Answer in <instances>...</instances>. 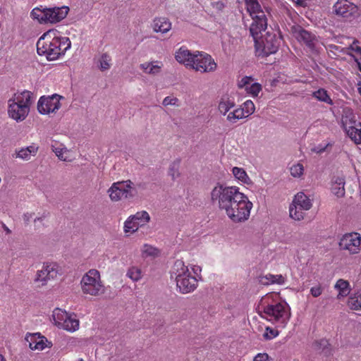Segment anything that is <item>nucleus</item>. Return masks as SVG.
<instances>
[{
    "mask_svg": "<svg viewBox=\"0 0 361 361\" xmlns=\"http://www.w3.org/2000/svg\"><path fill=\"white\" fill-rule=\"evenodd\" d=\"M327 147V145L324 147H322V148H320L319 147H317L315 149H314V151L317 153H321L322 152H324L326 149V147Z\"/></svg>",
    "mask_w": 361,
    "mask_h": 361,
    "instance_id": "nucleus-53",
    "label": "nucleus"
},
{
    "mask_svg": "<svg viewBox=\"0 0 361 361\" xmlns=\"http://www.w3.org/2000/svg\"><path fill=\"white\" fill-rule=\"evenodd\" d=\"M304 166L300 163L293 164L290 167V173L294 178H300L304 174Z\"/></svg>",
    "mask_w": 361,
    "mask_h": 361,
    "instance_id": "nucleus-41",
    "label": "nucleus"
},
{
    "mask_svg": "<svg viewBox=\"0 0 361 361\" xmlns=\"http://www.w3.org/2000/svg\"><path fill=\"white\" fill-rule=\"evenodd\" d=\"M342 126L345 133L357 124V120L355 115L352 109L349 107H345L343 109Z\"/></svg>",
    "mask_w": 361,
    "mask_h": 361,
    "instance_id": "nucleus-20",
    "label": "nucleus"
},
{
    "mask_svg": "<svg viewBox=\"0 0 361 361\" xmlns=\"http://www.w3.org/2000/svg\"><path fill=\"white\" fill-rule=\"evenodd\" d=\"M310 1V0H295V2L299 6H306Z\"/></svg>",
    "mask_w": 361,
    "mask_h": 361,
    "instance_id": "nucleus-51",
    "label": "nucleus"
},
{
    "mask_svg": "<svg viewBox=\"0 0 361 361\" xmlns=\"http://www.w3.org/2000/svg\"><path fill=\"white\" fill-rule=\"evenodd\" d=\"M348 305L351 310H361V293L351 295L348 298Z\"/></svg>",
    "mask_w": 361,
    "mask_h": 361,
    "instance_id": "nucleus-35",
    "label": "nucleus"
},
{
    "mask_svg": "<svg viewBox=\"0 0 361 361\" xmlns=\"http://www.w3.org/2000/svg\"><path fill=\"white\" fill-rule=\"evenodd\" d=\"M0 361H6V360L2 355H0Z\"/></svg>",
    "mask_w": 361,
    "mask_h": 361,
    "instance_id": "nucleus-57",
    "label": "nucleus"
},
{
    "mask_svg": "<svg viewBox=\"0 0 361 361\" xmlns=\"http://www.w3.org/2000/svg\"><path fill=\"white\" fill-rule=\"evenodd\" d=\"M32 214L27 213V214H24L23 218L25 221H29L30 220V219L32 218Z\"/></svg>",
    "mask_w": 361,
    "mask_h": 361,
    "instance_id": "nucleus-52",
    "label": "nucleus"
},
{
    "mask_svg": "<svg viewBox=\"0 0 361 361\" xmlns=\"http://www.w3.org/2000/svg\"><path fill=\"white\" fill-rule=\"evenodd\" d=\"M257 312L259 315L277 327L284 328L290 318V308L285 301H280L278 295L267 294L261 299Z\"/></svg>",
    "mask_w": 361,
    "mask_h": 361,
    "instance_id": "nucleus-2",
    "label": "nucleus"
},
{
    "mask_svg": "<svg viewBox=\"0 0 361 361\" xmlns=\"http://www.w3.org/2000/svg\"><path fill=\"white\" fill-rule=\"evenodd\" d=\"M45 217L46 216L44 215H42V216L35 218L34 219V222H35V225L36 228H39L40 224H42V222L44 220Z\"/></svg>",
    "mask_w": 361,
    "mask_h": 361,
    "instance_id": "nucleus-49",
    "label": "nucleus"
},
{
    "mask_svg": "<svg viewBox=\"0 0 361 361\" xmlns=\"http://www.w3.org/2000/svg\"><path fill=\"white\" fill-rule=\"evenodd\" d=\"M335 288L338 291V298L347 296L350 293V284L349 283L343 279H339L337 281L334 286Z\"/></svg>",
    "mask_w": 361,
    "mask_h": 361,
    "instance_id": "nucleus-31",
    "label": "nucleus"
},
{
    "mask_svg": "<svg viewBox=\"0 0 361 361\" xmlns=\"http://www.w3.org/2000/svg\"><path fill=\"white\" fill-rule=\"evenodd\" d=\"M278 335H279V332L277 330L267 326L265 329V331L263 334V337L266 340H271V339L276 338Z\"/></svg>",
    "mask_w": 361,
    "mask_h": 361,
    "instance_id": "nucleus-45",
    "label": "nucleus"
},
{
    "mask_svg": "<svg viewBox=\"0 0 361 361\" xmlns=\"http://www.w3.org/2000/svg\"><path fill=\"white\" fill-rule=\"evenodd\" d=\"M150 221V216L146 211H140L130 215L124 222L123 231L126 234L135 233L140 227L147 225Z\"/></svg>",
    "mask_w": 361,
    "mask_h": 361,
    "instance_id": "nucleus-15",
    "label": "nucleus"
},
{
    "mask_svg": "<svg viewBox=\"0 0 361 361\" xmlns=\"http://www.w3.org/2000/svg\"><path fill=\"white\" fill-rule=\"evenodd\" d=\"M171 276L175 279L177 288L181 293H191L197 287V279L192 275L188 267L182 260L178 259L174 262Z\"/></svg>",
    "mask_w": 361,
    "mask_h": 361,
    "instance_id": "nucleus-4",
    "label": "nucleus"
},
{
    "mask_svg": "<svg viewBox=\"0 0 361 361\" xmlns=\"http://www.w3.org/2000/svg\"><path fill=\"white\" fill-rule=\"evenodd\" d=\"M355 61L357 62L358 68L361 71V60H360V59L355 58Z\"/></svg>",
    "mask_w": 361,
    "mask_h": 361,
    "instance_id": "nucleus-54",
    "label": "nucleus"
},
{
    "mask_svg": "<svg viewBox=\"0 0 361 361\" xmlns=\"http://www.w3.org/2000/svg\"><path fill=\"white\" fill-rule=\"evenodd\" d=\"M333 10L337 16L349 18L357 13V7L348 0H338L334 4Z\"/></svg>",
    "mask_w": 361,
    "mask_h": 361,
    "instance_id": "nucleus-17",
    "label": "nucleus"
},
{
    "mask_svg": "<svg viewBox=\"0 0 361 361\" xmlns=\"http://www.w3.org/2000/svg\"><path fill=\"white\" fill-rule=\"evenodd\" d=\"M51 149L60 160L63 161H71L73 160L70 151L63 144L55 143L51 145Z\"/></svg>",
    "mask_w": 361,
    "mask_h": 361,
    "instance_id": "nucleus-23",
    "label": "nucleus"
},
{
    "mask_svg": "<svg viewBox=\"0 0 361 361\" xmlns=\"http://www.w3.org/2000/svg\"><path fill=\"white\" fill-rule=\"evenodd\" d=\"M240 109L243 111L244 118H247L252 115L255 110V106L252 101L247 100L242 105L239 106Z\"/></svg>",
    "mask_w": 361,
    "mask_h": 361,
    "instance_id": "nucleus-38",
    "label": "nucleus"
},
{
    "mask_svg": "<svg viewBox=\"0 0 361 361\" xmlns=\"http://www.w3.org/2000/svg\"><path fill=\"white\" fill-rule=\"evenodd\" d=\"M235 107V103L234 98L228 95L223 96L218 105V109L220 114L224 116H226Z\"/></svg>",
    "mask_w": 361,
    "mask_h": 361,
    "instance_id": "nucleus-22",
    "label": "nucleus"
},
{
    "mask_svg": "<svg viewBox=\"0 0 361 361\" xmlns=\"http://www.w3.org/2000/svg\"><path fill=\"white\" fill-rule=\"evenodd\" d=\"M180 164V160L177 159L174 160L169 166V174L171 176V178L174 180L179 177L180 172L179 168Z\"/></svg>",
    "mask_w": 361,
    "mask_h": 361,
    "instance_id": "nucleus-39",
    "label": "nucleus"
},
{
    "mask_svg": "<svg viewBox=\"0 0 361 361\" xmlns=\"http://www.w3.org/2000/svg\"><path fill=\"white\" fill-rule=\"evenodd\" d=\"M32 92L27 90L16 93L8 101V114L16 122L24 121L30 112Z\"/></svg>",
    "mask_w": 361,
    "mask_h": 361,
    "instance_id": "nucleus-5",
    "label": "nucleus"
},
{
    "mask_svg": "<svg viewBox=\"0 0 361 361\" xmlns=\"http://www.w3.org/2000/svg\"><path fill=\"white\" fill-rule=\"evenodd\" d=\"M191 68L201 73H212L216 70L217 63L209 54L196 51L194 64Z\"/></svg>",
    "mask_w": 361,
    "mask_h": 361,
    "instance_id": "nucleus-14",
    "label": "nucleus"
},
{
    "mask_svg": "<svg viewBox=\"0 0 361 361\" xmlns=\"http://www.w3.org/2000/svg\"><path fill=\"white\" fill-rule=\"evenodd\" d=\"M68 11L69 8L66 6L53 8L41 6L33 8L31 16L40 23H56L63 20L67 16Z\"/></svg>",
    "mask_w": 361,
    "mask_h": 361,
    "instance_id": "nucleus-7",
    "label": "nucleus"
},
{
    "mask_svg": "<svg viewBox=\"0 0 361 361\" xmlns=\"http://www.w3.org/2000/svg\"><path fill=\"white\" fill-rule=\"evenodd\" d=\"M162 67L163 64L159 61L145 62L140 65L145 73L153 75L159 74Z\"/></svg>",
    "mask_w": 361,
    "mask_h": 361,
    "instance_id": "nucleus-25",
    "label": "nucleus"
},
{
    "mask_svg": "<svg viewBox=\"0 0 361 361\" xmlns=\"http://www.w3.org/2000/svg\"><path fill=\"white\" fill-rule=\"evenodd\" d=\"M285 278L281 274H267L260 278V283L265 286L271 284L282 285L285 283Z\"/></svg>",
    "mask_w": 361,
    "mask_h": 361,
    "instance_id": "nucleus-27",
    "label": "nucleus"
},
{
    "mask_svg": "<svg viewBox=\"0 0 361 361\" xmlns=\"http://www.w3.org/2000/svg\"><path fill=\"white\" fill-rule=\"evenodd\" d=\"M142 255L143 257H155L159 252L157 248L152 245L145 244L141 248Z\"/></svg>",
    "mask_w": 361,
    "mask_h": 361,
    "instance_id": "nucleus-36",
    "label": "nucleus"
},
{
    "mask_svg": "<svg viewBox=\"0 0 361 361\" xmlns=\"http://www.w3.org/2000/svg\"><path fill=\"white\" fill-rule=\"evenodd\" d=\"M257 35H259V34ZM258 37L259 36L256 38L253 37L258 56H267L277 51L279 47V39L275 35L267 32L266 36L263 37L260 42L257 41Z\"/></svg>",
    "mask_w": 361,
    "mask_h": 361,
    "instance_id": "nucleus-12",
    "label": "nucleus"
},
{
    "mask_svg": "<svg viewBox=\"0 0 361 361\" xmlns=\"http://www.w3.org/2000/svg\"><path fill=\"white\" fill-rule=\"evenodd\" d=\"M38 150L35 145H30L25 148H22L17 152L16 157L23 160H29L32 156H35Z\"/></svg>",
    "mask_w": 361,
    "mask_h": 361,
    "instance_id": "nucleus-30",
    "label": "nucleus"
},
{
    "mask_svg": "<svg viewBox=\"0 0 361 361\" xmlns=\"http://www.w3.org/2000/svg\"><path fill=\"white\" fill-rule=\"evenodd\" d=\"M313 97L317 99L319 101L325 102L328 104H332V100L330 98L329 95L327 93V91L324 89H319L317 91H314L312 94Z\"/></svg>",
    "mask_w": 361,
    "mask_h": 361,
    "instance_id": "nucleus-37",
    "label": "nucleus"
},
{
    "mask_svg": "<svg viewBox=\"0 0 361 361\" xmlns=\"http://www.w3.org/2000/svg\"><path fill=\"white\" fill-rule=\"evenodd\" d=\"M152 27L156 32L166 33L171 30V23L166 18H157L154 20Z\"/></svg>",
    "mask_w": 361,
    "mask_h": 361,
    "instance_id": "nucleus-26",
    "label": "nucleus"
},
{
    "mask_svg": "<svg viewBox=\"0 0 361 361\" xmlns=\"http://www.w3.org/2000/svg\"><path fill=\"white\" fill-rule=\"evenodd\" d=\"M111 59L107 54H103L99 59V68L102 71H106L111 67Z\"/></svg>",
    "mask_w": 361,
    "mask_h": 361,
    "instance_id": "nucleus-40",
    "label": "nucleus"
},
{
    "mask_svg": "<svg viewBox=\"0 0 361 361\" xmlns=\"http://www.w3.org/2000/svg\"><path fill=\"white\" fill-rule=\"evenodd\" d=\"M293 202L307 211L310 209L312 206V203L310 197L302 192H298L295 195Z\"/></svg>",
    "mask_w": 361,
    "mask_h": 361,
    "instance_id": "nucleus-29",
    "label": "nucleus"
},
{
    "mask_svg": "<svg viewBox=\"0 0 361 361\" xmlns=\"http://www.w3.org/2000/svg\"><path fill=\"white\" fill-rule=\"evenodd\" d=\"M26 341L29 343V346L32 350H44L47 345V340L41 336L39 334H30L26 336Z\"/></svg>",
    "mask_w": 361,
    "mask_h": 361,
    "instance_id": "nucleus-21",
    "label": "nucleus"
},
{
    "mask_svg": "<svg viewBox=\"0 0 361 361\" xmlns=\"http://www.w3.org/2000/svg\"><path fill=\"white\" fill-rule=\"evenodd\" d=\"M81 289L84 294L97 296L104 291V286L97 269L89 270L82 278Z\"/></svg>",
    "mask_w": 361,
    "mask_h": 361,
    "instance_id": "nucleus-8",
    "label": "nucleus"
},
{
    "mask_svg": "<svg viewBox=\"0 0 361 361\" xmlns=\"http://www.w3.org/2000/svg\"><path fill=\"white\" fill-rule=\"evenodd\" d=\"M71 47L68 37H62L56 30L44 33L37 42V51L49 61H54L63 56Z\"/></svg>",
    "mask_w": 361,
    "mask_h": 361,
    "instance_id": "nucleus-3",
    "label": "nucleus"
},
{
    "mask_svg": "<svg viewBox=\"0 0 361 361\" xmlns=\"http://www.w3.org/2000/svg\"><path fill=\"white\" fill-rule=\"evenodd\" d=\"M306 211L293 202H292L289 207L290 216L296 221L303 219Z\"/></svg>",
    "mask_w": 361,
    "mask_h": 361,
    "instance_id": "nucleus-33",
    "label": "nucleus"
},
{
    "mask_svg": "<svg viewBox=\"0 0 361 361\" xmlns=\"http://www.w3.org/2000/svg\"><path fill=\"white\" fill-rule=\"evenodd\" d=\"M107 193L113 202H118L122 199H132L137 195L134 183L130 180L114 183L108 189Z\"/></svg>",
    "mask_w": 361,
    "mask_h": 361,
    "instance_id": "nucleus-9",
    "label": "nucleus"
},
{
    "mask_svg": "<svg viewBox=\"0 0 361 361\" xmlns=\"http://www.w3.org/2000/svg\"><path fill=\"white\" fill-rule=\"evenodd\" d=\"M162 104L165 106H179V100L177 97L168 96L166 97L162 102Z\"/></svg>",
    "mask_w": 361,
    "mask_h": 361,
    "instance_id": "nucleus-44",
    "label": "nucleus"
},
{
    "mask_svg": "<svg viewBox=\"0 0 361 361\" xmlns=\"http://www.w3.org/2000/svg\"><path fill=\"white\" fill-rule=\"evenodd\" d=\"M216 6L218 8H221L224 4L221 2H216Z\"/></svg>",
    "mask_w": 361,
    "mask_h": 361,
    "instance_id": "nucleus-56",
    "label": "nucleus"
},
{
    "mask_svg": "<svg viewBox=\"0 0 361 361\" xmlns=\"http://www.w3.org/2000/svg\"><path fill=\"white\" fill-rule=\"evenodd\" d=\"M346 134L355 144H361V122L349 129Z\"/></svg>",
    "mask_w": 361,
    "mask_h": 361,
    "instance_id": "nucleus-32",
    "label": "nucleus"
},
{
    "mask_svg": "<svg viewBox=\"0 0 361 361\" xmlns=\"http://www.w3.org/2000/svg\"><path fill=\"white\" fill-rule=\"evenodd\" d=\"M338 245L341 250L350 255L359 254L361 252V235L357 232L347 233L341 238Z\"/></svg>",
    "mask_w": 361,
    "mask_h": 361,
    "instance_id": "nucleus-13",
    "label": "nucleus"
},
{
    "mask_svg": "<svg viewBox=\"0 0 361 361\" xmlns=\"http://www.w3.org/2000/svg\"><path fill=\"white\" fill-rule=\"evenodd\" d=\"M210 195L212 202L233 222L242 223L249 219L253 205L238 187L218 183Z\"/></svg>",
    "mask_w": 361,
    "mask_h": 361,
    "instance_id": "nucleus-1",
    "label": "nucleus"
},
{
    "mask_svg": "<svg viewBox=\"0 0 361 361\" xmlns=\"http://www.w3.org/2000/svg\"><path fill=\"white\" fill-rule=\"evenodd\" d=\"M192 270L195 274V276H196V278L198 276L199 274L202 271L200 267H199V266H194L193 267H192Z\"/></svg>",
    "mask_w": 361,
    "mask_h": 361,
    "instance_id": "nucleus-50",
    "label": "nucleus"
},
{
    "mask_svg": "<svg viewBox=\"0 0 361 361\" xmlns=\"http://www.w3.org/2000/svg\"><path fill=\"white\" fill-rule=\"evenodd\" d=\"M78 361H84L83 359L80 358Z\"/></svg>",
    "mask_w": 361,
    "mask_h": 361,
    "instance_id": "nucleus-58",
    "label": "nucleus"
},
{
    "mask_svg": "<svg viewBox=\"0 0 361 361\" xmlns=\"http://www.w3.org/2000/svg\"><path fill=\"white\" fill-rule=\"evenodd\" d=\"M62 274L61 267L56 262H45L36 273L34 282L39 286L47 285L49 281L54 279Z\"/></svg>",
    "mask_w": 361,
    "mask_h": 361,
    "instance_id": "nucleus-11",
    "label": "nucleus"
},
{
    "mask_svg": "<svg viewBox=\"0 0 361 361\" xmlns=\"http://www.w3.org/2000/svg\"><path fill=\"white\" fill-rule=\"evenodd\" d=\"M253 361H270L267 353H258Z\"/></svg>",
    "mask_w": 361,
    "mask_h": 361,
    "instance_id": "nucleus-48",
    "label": "nucleus"
},
{
    "mask_svg": "<svg viewBox=\"0 0 361 361\" xmlns=\"http://www.w3.org/2000/svg\"><path fill=\"white\" fill-rule=\"evenodd\" d=\"M247 11L252 18L250 27L251 35L256 38L258 34L264 31L267 27V19L257 0H249L245 2Z\"/></svg>",
    "mask_w": 361,
    "mask_h": 361,
    "instance_id": "nucleus-6",
    "label": "nucleus"
},
{
    "mask_svg": "<svg viewBox=\"0 0 361 361\" xmlns=\"http://www.w3.org/2000/svg\"><path fill=\"white\" fill-rule=\"evenodd\" d=\"M296 38L300 43H303L312 51L314 50L318 42L317 38L314 34L304 29H300L296 33Z\"/></svg>",
    "mask_w": 361,
    "mask_h": 361,
    "instance_id": "nucleus-19",
    "label": "nucleus"
},
{
    "mask_svg": "<svg viewBox=\"0 0 361 361\" xmlns=\"http://www.w3.org/2000/svg\"><path fill=\"white\" fill-rule=\"evenodd\" d=\"M63 97L54 94L51 96H42L37 102V110L40 114L47 115L56 112L61 107L60 100Z\"/></svg>",
    "mask_w": 361,
    "mask_h": 361,
    "instance_id": "nucleus-16",
    "label": "nucleus"
},
{
    "mask_svg": "<svg viewBox=\"0 0 361 361\" xmlns=\"http://www.w3.org/2000/svg\"><path fill=\"white\" fill-rule=\"evenodd\" d=\"M52 317L55 325L59 329L71 333L79 329L80 322L74 314L56 308L53 311Z\"/></svg>",
    "mask_w": 361,
    "mask_h": 361,
    "instance_id": "nucleus-10",
    "label": "nucleus"
},
{
    "mask_svg": "<svg viewBox=\"0 0 361 361\" xmlns=\"http://www.w3.org/2000/svg\"><path fill=\"white\" fill-rule=\"evenodd\" d=\"M262 85L258 82H252L245 90L246 92L253 97L258 96L259 93L262 91Z\"/></svg>",
    "mask_w": 361,
    "mask_h": 361,
    "instance_id": "nucleus-42",
    "label": "nucleus"
},
{
    "mask_svg": "<svg viewBox=\"0 0 361 361\" xmlns=\"http://www.w3.org/2000/svg\"><path fill=\"white\" fill-rule=\"evenodd\" d=\"M232 174L234 178L239 182L250 185L252 184V181L250 178L248 176L245 170L240 167L235 166L231 170Z\"/></svg>",
    "mask_w": 361,
    "mask_h": 361,
    "instance_id": "nucleus-28",
    "label": "nucleus"
},
{
    "mask_svg": "<svg viewBox=\"0 0 361 361\" xmlns=\"http://www.w3.org/2000/svg\"><path fill=\"white\" fill-rule=\"evenodd\" d=\"M357 91H358V93L360 94V95L361 96V83L360 82L358 83Z\"/></svg>",
    "mask_w": 361,
    "mask_h": 361,
    "instance_id": "nucleus-55",
    "label": "nucleus"
},
{
    "mask_svg": "<svg viewBox=\"0 0 361 361\" xmlns=\"http://www.w3.org/2000/svg\"><path fill=\"white\" fill-rule=\"evenodd\" d=\"M196 56V51L191 52L190 50L185 47H180L175 54L176 60L185 67L191 68L192 65L194 64V60Z\"/></svg>",
    "mask_w": 361,
    "mask_h": 361,
    "instance_id": "nucleus-18",
    "label": "nucleus"
},
{
    "mask_svg": "<svg viewBox=\"0 0 361 361\" xmlns=\"http://www.w3.org/2000/svg\"><path fill=\"white\" fill-rule=\"evenodd\" d=\"M253 82L254 78L252 77L244 76L238 81V85L239 88H244L245 90Z\"/></svg>",
    "mask_w": 361,
    "mask_h": 361,
    "instance_id": "nucleus-46",
    "label": "nucleus"
},
{
    "mask_svg": "<svg viewBox=\"0 0 361 361\" xmlns=\"http://www.w3.org/2000/svg\"><path fill=\"white\" fill-rule=\"evenodd\" d=\"M226 116L227 121L232 124L237 123L240 119L245 118L243 111L240 109L239 106L233 108Z\"/></svg>",
    "mask_w": 361,
    "mask_h": 361,
    "instance_id": "nucleus-34",
    "label": "nucleus"
},
{
    "mask_svg": "<svg viewBox=\"0 0 361 361\" xmlns=\"http://www.w3.org/2000/svg\"><path fill=\"white\" fill-rule=\"evenodd\" d=\"M345 179L343 176L334 177L331 181V192L338 197L345 195Z\"/></svg>",
    "mask_w": 361,
    "mask_h": 361,
    "instance_id": "nucleus-24",
    "label": "nucleus"
},
{
    "mask_svg": "<svg viewBox=\"0 0 361 361\" xmlns=\"http://www.w3.org/2000/svg\"><path fill=\"white\" fill-rule=\"evenodd\" d=\"M310 293L313 297H319L322 293V288L320 286L312 287L310 289Z\"/></svg>",
    "mask_w": 361,
    "mask_h": 361,
    "instance_id": "nucleus-47",
    "label": "nucleus"
},
{
    "mask_svg": "<svg viewBox=\"0 0 361 361\" xmlns=\"http://www.w3.org/2000/svg\"><path fill=\"white\" fill-rule=\"evenodd\" d=\"M126 275L133 281H137L142 278V271L138 267H132L128 270Z\"/></svg>",
    "mask_w": 361,
    "mask_h": 361,
    "instance_id": "nucleus-43",
    "label": "nucleus"
}]
</instances>
